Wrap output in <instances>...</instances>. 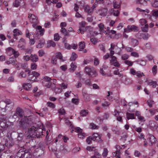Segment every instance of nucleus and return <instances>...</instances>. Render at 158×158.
<instances>
[{
    "mask_svg": "<svg viewBox=\"0 0 158 158\" xmlns=\"http://www.w3.org/2000/svg\"><path fill=\"white\" fill-rule=\"evenodd\" d=\"M102 10L103 11V12L101 13L100 15L102 16H105L106 15L107 13V9L106 8H103Z\"/></svg>",
    "mask_w": 158,
    "mask_h": 158,
    "instance_id": "nucleus-50",
    "label": "nucleus"
},
{
    "mask_svg": "<svg viewBox=\"0 0 158 158\" xmlns=\"http://www.w3.org/2000/svg\"><path fill=\"white\" fill-rule=\"evenodd\" d=\"M42 77L44 79L42 81L43 86L48 88H50L52 84L51 82L52 80L51 78L48 76H44Z\"/></svg>",
    "mask_w": 158,
    "mask_h": 158,
    "instance_id": "nucleus-4",
    "label": "nucleus"
},
{
    "mask_svg": "<svg viewBox=\"0 0 158 158\" xmlns=\"http://www.w3.org/2000/svg\"><path fill=\"white\" fill-rule=\"evenodd\" d=\"M139 23L141 25H144L147 23V21L144 19H140L139 21Z\"/></svg>",
    "mask_w": 158,
    "mask_h": 158,
    "instance_id": "nucleus-58",
    "label": "nucleus"
},
{
    "mask_svg": "<svg viewBox=\"0 0 158 158\" xmlns=\"http://www.w3.org/2000/svg\"><path fill=\"white\" fill-rule=\"evenodd\" d=\"M79 46L80 48L79 51H82L85 47V43L84 42H81L79 44Z\"/></svg>",
    "mask_w": 158,
    "mask_h": 158,
    "instance_id": "nucleus-23",
    "label": "nucleus"
},
{
    "mask_svg": "<svg viewBox=\"0 0 158 158\" xmlns=\"http://www.w3.org/2000/svg\"><path fill=\"white\" fill-rule=\"evenodd\" d=\"M152 16L158 18V10H154L152 12Z\"/></svg>",
    "mask_w": 158,
    "mask_h": 158,
    "instance_id": "nucleus-36",
    "label": "nucleus"
},
{
    "mask_svg": "<svg viewBox=\"0 0 158 158\" xmlns=\"http://www.w3.org/2000/svg\"><path fill=\"white\" fill-rule=\"evenodd\" d=\"M119 153V151H117L116 152H113L112 153V155L113 156L116 157V158H120Z\"/></svg>",
    "mask_w": 158,
    "mask_h": 158,
    "instance_id": "nucleus-45",
    "label": "nucleus"
},
{
    "mask_svg": "<svg viewBox=\"0 0 158 158\" xmlns=\"http://www.w3.org/2000/svg\"><path fill=\"white\" fill-rule=\"evenodd\" d=\"M54 40L56 41L59 40L60 39V37L58 33H56L54 35Z\"/></svg>",
    "mask_w": 158,
    "mask_h": 158,
    "instance_id": "nucleus-51",
    "label": "nucleus"
},
{
    "mask_svg": "<svg viewBox=\"0 0 158 158\" xmlns=\"http://www.w3.org/2000/svg\"><path fill=\"white\" fill-rule=\"evenodd\" d=\"M12 51H13V54L14 55V56L16 58L18 57L19 55V54L18 51H15V50H12Z\"/></svg>",
    "mask_w": 158,
    "mask_h": 158,
    "instance_id": "nucleus-61",
    "label": "nucleus"
},
{
    "mask_svg": "<svg viewBox=\"0 0 158 158\" xmlns=\"http://www.w3.org/2000/svg\"><path fill=\"white\" fill-rule=\"evenodd\" d=\"M13 35H21L22 34V32L17 29H15L13 31Z\"/></svg>",
    "mask_w": 158,
    "mask_h": 158,
    "instance_id": "nucleus-32",
    "label": "nucleus"
},
{
    "mask_svg": "<svg viewBox=\"0 0 158 158\" xmlns=\"http://www.w3.org/2000/svg\"><path fill=\"white\" fill-rule=\"evenodd\" d=\"M129 57V56L126 54H124L121 57V58L122 60H125L127 59Z\"/></svg>",
    "mask_w": 158,
    "mask_h": 158,
    "instance_id": "nucleus-55",
    "label": "nucleus"
},
{
    "mask_svg": "<svg viewBox=\"0 0 158 158\" xmlns=\"http://www.w3.org/2000/svg\"><path fill=\"white\" fill-rule=\"evenodd\" d=\"M108 153V151L107 149L105 148L104 149L103 152L102 153V155L103 156L106 157Z\"/></svg>",
    "mask_w": 158,
    "mask_h": 158,
    "instance_id": "nucleus-56",
    "label": "nucleus"
},
{
    "mask_svg": "<svg viewBox=\"0 0 158 158\" xmlns=\"http://www.w3.org/2000/svg\"><path fill=\"white\" fill-rule=\"evenodd\" d=\"M39 58L37 55L31 54L30 55V60L33 62H36L38 61Z\"/></svg>",
    "mask_w": 158,
    "mask_h": 158,
    "instance_id": "nucleus-15",
    "label": "nucleus"
},
{
    "mask_svg": "<svg viewBox=\"0 0 158 158\" xmlns=\"http://www.w3.org/2000/svg\"><path fill=\"white\" fill-rule=\"evenodd\" d=\"M97 133H94L93 134L92 136V138L93 139V140L95 141V140L96 138H97V137L99 135Z\"/></svg>",
    "mask_w": 158,
    "mask_h": 158,
    "instance_id": "nucleus-57",
    "label": "nucleus"
},
{
    "mask_svg": "<svg viewBox=\"0 0 158 158\" xmlns=\"http://www.w3.org/2000/svg\"><path fill=\"white\" fill-rule=\"evenodd\" d=\"M22 152V151L19 150L17 153V155L18 156H19L21 155V156L19 157V158H30V156H29V157H27V155H28V153H26L24 152H23L22 153H21ZM17 158V157H15V158Z\"/></svg>",
    "mask_w": 158,
    "mask_h": 158,
    "instance_id": "nucleus-10",
    "label": "nucleus"
},
{
    "mask_svg": "<svg viewBox=\"0 0 158 158\" xmlns=\"http://www.w3.org/2000/svg\"><path fill=\"white\" fill-rule=\"evenodd\" d=\"M39 0H31V3L33 6H35L38 4Z\"/></svg>",
    "mask_w": 158,
    "mask_h": 158,
    "instance_id": "nucleus-42",
    "label": "nucleus"
},
{
    "mask_svg": "<svg viewBox=\"0 0 158 158\" xmlns=\"http://www.w3.org/2000/svg\"><path fill=\"white\" fill-rule=\"evenodd\" d=\"M30 67L32 70H35L37 68V65L36 63H32L31 64Z\"/></svg>",
    "mask_w": 158,
    "mask_h": 158,
    "instance_id": "nucleus-40",
    "label": "nucleus"
},
{
    "mask_svg": "<svg viewBox=\"0 0 158 158\" xmlns=\"http://www.w3.org/2000/svg\"><path fill=\"white\" fill-rule=\"evenodd\" d=\"M100 73L103 76L111 77L112 75L111 73V70L108 69V67L106 65H103L100 68Z\"/></svg>",
    "mask_w": 158,
    "mask_h": 158,
    "instance_id": "nucleus-2",
    "label": "nucleus"
},
{
    "mask_svg": "<svg viewBox=\"0 0 158 158\" xmlns=\"http://www.w3.org/2000/svg\"><path fill=\"white\" fill-rule=\"evenodd\" d=\"M84 9L85 11L87 12L89 14H90L93 11V9L88 5H86L84 6Z\"/></svg>",
    "mask_w": 158,
    "mask_h": 158,
    "instance_id": "nucleus-14",
    "label": "nucleus"
},
{
    "mask_svg": "<svg viewBox=\"0 0 158 158\" xmlns=\"http://www.w3.org/2000/svg\"><path fill=\"white\" fill-rule=\"evenodd\" d=\"M23 86L24 89L26 90H29L31 87V85L29 83H24L23 84Z\"/></svg>",
    "mask_w": 158,
    "mask_h": 158,
    "instance_id": "nucleus-22",
    "label": "nucleus"
},
{
    "mask_svg": "<svg viewBox=\"0 0 158 158\" xmlns=\"http://www.w3.org/2000/svg\"><path fill=\"white\" fill-rule=\"evenodd\" d=\"M39 43L37 46V48H41L45 43V41L44 40L42 39L39 41Z\"/></svg>",
    "mask_w": 158,
    "mask_h": 158,
    "instance_id": "nucleus-27",
    "label": "nucleus"
},
{
    "mask_svg": "<svg viewBox=\"0 0 158 158\" xmlns=\"http://www.w3.org/2000/svg\"><path fill=\"white\" fill-rule=\"evenodd\" d=\"M23 135L22 133H19L18 136V140L20 141H21L23 139Z\"/></svg>",
    "mask_w": 158,
    "mask_h": 158,
    "instance_id": "nucleus-52",
    "label": "nucleus"
},
{
    "mask_svg": "<svg viewBox=\"0 0 158 158\" xmlns=\"http://www.w3.org/2000/svg\"><path fill=\"white\" fill-rule=\"evenodd\" d=\"M115 46V44L113 43H111L110 44V48L109 49V50L110 51V56L113 55L114 53V48Z\"/></svg>",
    "mask_w": 158,
    "mask_h": 158,
    "instance_id": "nucleus-18",
    "label": "nucleus"
},
{
    "mask_svg": "<svg viewBox=\"0 0 158 158\" xmlns=\"http://www.w3.org/2000/svg\"><path fill=\"white\" fill-rule=\"evenodd\" d=\"M37 29L39 31L40 34L41 35H43L45 31L44 29L42 28V27L40 26H37Z\"/></svg>",
    "mask_w": 158,
    "mask_h": 158,
    "instance_id": "nucleus-30",
    "label": "nucleus"
},
{
    "mask_svg": "<svg viewBox=\"0 0 158 158\" xmlns=\"http://www.w3.org/2000/svg\"><path fill=\"white\" fill-rule=\"evenodd\" d=\"M157 68L156 65H154L152 68V72L154 75H155L157 73Z\"/></svg>",
    "mask_w": 158,
    "mask_h": 158,
    "instance_id": "nucleus-54",
    "label": "nucleus"
},
{
    "mask_svg": "<svg viewBox=\"0 0 158 158\" xmlns=\"http://www.w3.org/2000/svg\"><path fill=\"white\" fill-rule=\"evenodd\" d=\"M70 66L71 67L69 69L70 72H74L77 67L75 63L73 62L71 64Z\"/></svg>",
    "mask_w": 158,
    "mask_h": 158,
    "instance_id": "nucleus-20",
    "label": "nucleus"
},
{
    "mask_svg": "<svg viewBox=\"0 0 158 158\" xmlns=\"http://www.w3.org/2000/svg\"><path fill=\"white\" fill-rule=\"evenodd\" d=\"M16 114L19 115L20 118H22L23 117V112L22 110L20 108H17L16 110Z\"/></svg>",
    "mask_w": 158,
    "mask_h": 158,
    "instance_id": "nucleus-13",
    "label": "nucleus"
},
{
    "mask_svg": "<svg viewBox=\"0 0 158 158\" xmlns=\"http://www.w3.org/2000/svg\"><path fill=\"white\" fill-rule=\"evenodd\" d=\"M147 82L148 85H152L153 88H155L156 86L157 83L156 81L150 80L147 81Z\"/></svg>",
    "mask_w": 158,
    "mask_h": 158,
    "instance_id": "nucleus-24",
    "label": "nucleus"
},
{
    "mask_svg": "<svg viewBox=\"0 0 158 158\" xmlns=\"http://www.w3.org/2000/svg\"><path fill=\"white\" fill-rule=\"evenodd\" d=\"M111 13L112 15L115 16H118L120 13V12L118 10H115L113 9H111Z\"/></svg>",
    "mask_w": 158,
    "mask_h": 158,
    "instance_id": "nucleus-21",
    "label": "nucleus"
},
{
    "mask_svg": "<svg viewBox=\"0 0 158 158\" xmlns=\"http://www.w3.org/2000/svg\"><path fill=\"white\" fill-rule=\"evenodd\" d=\"M14 61H17V60L15 59L10 58L6 62V63L7 64H11Z\"/></svg>",
    "mask_w": 158,
    "mask_h": 158,
    "instance_id": "nucleus-41",
    "label": "nucleus"
},
{
    "mask_svg": "<svg viewBox=\"0 0 158 158\" xmlns=\"http://www.w3.org/2000/svg\"><path fill=\"white\" fill-rule=\"evenodd\" d=\"M85 72L91 77H94L96 76V70L93 67H85Z\"/></svg>",
    "mask_w": 158,
    "mask_h": 158,
    "instance_id": "nucleus-3",
    "label": "nucleus"
},
{
    "mask_svg": "<svg viewBox=\"0 0 158 158\" xmlns=\"http://www.w3.org/2000/svg\"><path fill=\"white\" fill-rule=\"evenodd\" d=\"M113 7L115 9H118L120 7V6L116 0H114L113 2Z\"/></svg>",
    "mask_w": 158,
    "mask_h": 158,
    "instance_id": "nucleus-37",
    "label": "nucleus"
},
{
    "mask_svg": "<svg viewBox=\"0 0 158 158\" xmlns=\"http://www.w3.org/2000/svg\"><path fill=\"white\" fill-rule=\"evenodd\" d=\"M131 56L135 57L138 58L139 56L138 53L135 52H132L131 53Z\"/></svg>",
    "mask_w": 158,
    "mask_h": 158,
    "instance_id": "nucleus-60",
    "label": "nucleus"
},
{
    "mask_svg": "<svg viewBox=\"0 0 158 158\" xmlns=\"http://www.w3.org/2000/svg\"><path fill=\"white\" fill-rule=\"evenodd\" d=\"M26 37L27 38H30V36L33 35V32H29V31L28 29H27L26 31Z\"/></svg>",
    "mask_w": 158,
    "mask_h": 158,
    "instance_id": "nucleus-43",
    "label": "nucleus"
},
{
    "mask_svg": "<svg viewBox=\"0 0 158 158\" xmlns=\"http://www.w3.org/2000/svg\"><path fill=\"white\" fill-rule=\"evenodd\" d=\"M68 85L65 83H62L59 84V86L61 88V89H65L67 88Z\"/></svg>",
    "mask_w": 158,
    "mask_h": 158,
    "instance_id": "nucleus-38",
    "label": "nucleus"
},
{
    "mask_svg": "<svg viewBox=\"0 0 158 158\" xmlns=\"http://www.w3.org/2000/svg\"><path fill=\"white\" fill-rule=\"evenodd\" d=\"M138 29L137 27L135 25L128 26L127 28L124 29V32H130L132 31H138Z\"/></svg>",
    "mask_w": 158,
    "mask_h": 158,
    "instance_id": "nucleus-6",
    "label": "nucleus"
},
{
    "mask_svg": "<svg viewBox=\"0 0 158 158\" xmlns=\"http://www.w3.org/2000/svg\"><path fill=\"white\" fill-rule=\"evenodd\" d=\"M89 128L92 129H98L99 128V127L93 123H91L89 125Z\"/></svg>",
    "mask_w": 158,
    "mask_h": 158,
    "instance_id": "nucleus-28",
    "label": "nucleus"
},
{
    "mask_svg": "<svg viewBox=\"0 0 158 158\" xmlns=\"http://www.w3.org/2000/svg\"><path fill=\"white\" fill-rule=\"evenodd\" d=\"M135 75L138 77H141L143 76L144 75L143 73L140 71H137Z\"/></svg>",
    "mask_w": 158,
    "mask_h": 158,
    "instance_id": "nucleus-62",
    "label": "nucleus"
},
{
    "mask_svg": "<svg viewBox=\"0 0 158 158\" xmlns=\"http://www.w3.org/2000/svg\"><path fill=\"white\" fill-rule=\"evenodd\" d=\"M113 65L117 68H119L120 66V63L118 61H116L114 63H113L111 65Z\"/></svg>",
    "mask_w": 158,
    "mask_h": 158,
    "instance_id": "nucleus-63",
    "label": "nucleus"
},
{
    "mask_svg": "<svg viewBox=\"0 0 158 158\" xmlns=\"http://www.w3.org/2000/svg\"><path fill=\"white\" fill-rule=\"evenodd\" d=\"M127 118L128 119H135L134 114L130 113L128 112L126 113Z\"/></svg>",
    "mask_w": 158,
    "mask_h": 158,
    "instance_id": "nucleus-25",
    "label": "nucleus"
},
{
    "mask_svg": "<svg viewBox=\"0 0 158 158\" xmlns=\"http://www.w3.org/2000/svg\"><path fill=\"white\" fill-rule=\"evenodd\" d=\"M47 104L48 106L50 108H54L55 107V105L53 104V103L51 102H48L47 103Z\"/></svg>",
    "mask_w": 158,
    "mask_h": 158,
    "instance_id": "nucleus-47",
    "label": "nucleus"
},
{
    "mask_svg": "<svg viewBox=\"0 0 158 158\" xmlns=\"http://www.w3.org/2000/svg\"><path fill=\"white\" fill-rule=\"evenodd\" d=\"M148 139L151 144L156 143V142L155 137L152 135H149Z\"/></svg>",
    "mask_w": 158,
    "mask_h": 158,
    "instance_id": "nucleus-17",
    "label": "nucleus"
},
{
    "mask_svg": "<svg viewBox=\"0 0 158 158\" xmlns=\"http://www.w3.org/2000/svg\"><path fill=\"white\" fill-rule=\"evenodd\" d=\"M26 76V73L23 71H21L18 75V77L20 78H25Z\"/></svg>",
    "mask_w": 158,
    "mask_h": 158,
    "instance_id": "nucleus-33",
    "label": "nucleus"
},
{
    "mask_svg": "<svg viewBox=\"0 0 158 158\" xmlns=\"http://www.w3.org/2000/svg\"><path fill=\"white\" fill-rule=\"evenodd\" d=\"M31 75H33V77L30 79V80L32 82H37L38 80L36 79V78L40 76V74L37 72L34 71L31 72Z\"/></svg>",
    "mask_w": 158,
    "mask_h": 158,
    "instance_id": "nucleus-7",
    "label": "nucleus"
},
{
    "mask_svg": "<svg viewBox=\"0 0 158 158\" xmlns=\"http://www.w3.org/2000/svg\"><path fill=\"white\" fill-rule=\"evenodd\" d=\"M88 113V111L86 110H82L80 112L81 115L82 116H86Z\"/></svg>",
    "mask_w": 158,
    "mask_h": 158,
    "instance_id": "nucleus-39",
    "label": "nucleus"
},
{
    "mask_svg": "<svg viewBox=\"0 0 158 158\" xmlns=\"http://www.w3.org/2000/svg\"><path fill=\"white\" fill-rule=\"evenodd\" d=\"M110 65H112L113 63L117 61V58L116 57L113 55L110 56Z\"/></svg>",
    "mask_w": 158,
    "mask_h": 158,
    "instance_id": "nucleus-29",
    "label": "nucleus"
},
{
    "mask_svg": "<svg viewBox=\"0 0 158 158\" xmlns=\"http://www.w3.org/2000/svg\"><path fill=\"white\" fill-rule=\"evenodd\" d=\"M139 44L138 40L136 39L131 38V40L130 44L133 47Z\"/></svg>",
    "mask_w": 158,
    "mask_h": 158,
    "instance_id": "nucleus-16",
    "label": "nucleus"
},
{
    "mask_svg": "<svg viewBox=\"0 0 158 158\" xmlns=\"http://www.w3.org/2000/svg\"><path fill=\"white\" fill-rule=\"evenodd\" d=\"M90 41L94 44H96L98 42V39L94 38H91Z\"/></svg>",
    "mask_w": 158,
    "mask_h": 158,
    "instance_id": "nucleus-59",
    "label": "nucleus"
},
{
    "mask_svg": "<svg viewBox=\"0 0 158 158\" xmlns=\"http://www.w3.org/2000/svg\"><path fill=\"white\" fill-rule=\"evenodd\" d=\"M14 144L13 140L12 138H9L8 140L7 141L6 143L5 144L6 146H12Z\"/></svg>",
    "mask_w": 158,
    "mask_h": 158,
    "instance_id": "nucleus-19",
    "label": "nucleus"
},
{
    "mask_svg": "<svg viewBox=\"0 0 158 158\" xmlns=\"http://www.w3.org/2000/svg\"><path fill=\"white\" fill-rule=\"evenodd\" d=\"M12 50H15L11 47H10L8 48L6 50V53L9 56L13 54V51H12Z\"/></svg>",
    "mask_w": 158,
    "mask_h": 158,
    "instance_id": "nucleus-26",
    "label": "nucleus"
},
{
    "mask_svg": "<svg viewBox=\"0 0 158 158\" xmlns=\"http://www.w3.org/2000/svg\"><path fill=\"white\" fill-rule=\"evenodd\" d=\"M29 120V118L28 117L24 116L22 118L21 121H19V123H20L21 126L24 127V125L27 126V124L28 123Z\"/></svg>",
    "mask_w": 158,
    "mask_h": 158,
    "instance_id": "nucleus-9",
    "label": "nucleus"
},
{
    "mask_svg": "<svg viewBox=\"0 0 158 158\" xmlns=\"http://www.w3.org/2000/svg\"><path fill=\"white\" fill-rule=\"evenodd\" d=\"M30 21L32 23L35 24H37L38 23L37 17L34 15L32 14H29L28 16Z\"/></svg>",
    "mask_w": 158,
    "mask_h": 158,
    "instance_id": "nucleus-8",
    "label": "nucleus"
},
{
    "mask_svg": "<svg viewBox=\"0 0 158 158\" xmlns=\"http://www.w3.org/2000/svg\"><path fill=\"white\" fill-rule=\"evenodd\" d=\"M56 57L57 58L59 59L60 60H62V61L63 60H62V56L61 53L60 52H57L56 53Z\"/></svg>",
    "mask_w": 158,
    "mask_h": 158,
    "instance_id": "nucleus-44",
    "label": "nucleus"
},
{
    "mask_svg": "<svg viewBox=\"0 0 158 158\" xmlns=\"http://www.w3.org/2000/svg\"><path fill=\"white\" fill-rule=\"evenodd\" d=\"M92 140H93V139L92 138V136H90L87 138L86 142L88 144H90L91 143Z\"/></svg>",
    "mask_w": 158,
    "mask_h": 158,
    "instance_id": "nucleus-53",
    "label": "nucleus"
},
{
    "mask_svg": "<svg viewBox=\"0 0 158 158\" xmlns=\"http://www.w3.org/2000/svg\"><path fill=\"white\" fill-rule=\"evenodd\" d=\"M60 31L63 33L65 35H68V32L67 30L64 28L63 27L61 28V29L60 30Z\"/></svg>",
    "mask_w": 158,
    "mask_h": 158,
    "instance_id": "nucleus-49",
    "label": "nucleus"
},
{
    "mask_svg": "<svg viewBox=\"0 0 158 158\" xmlns=\"http://www.w3.org/2000/svg\"><path fill=\"white\" fill-rule=\"evenodd\" d=\"M77 57V54L73 52L71 55L70 59L71 61H74L76 60Z\"/></svg>",
    "mask_w": 158,
    "mask_h": 158,
    "instance_id": "nucleus-35",
    "label": "nucleus"
},
{
    "mask_svg": "<svg viewBox=\"0 0 158 158\" xmlns=\"http://www.w3.org/2000/svg\"><path fill=\"white\" fill-rule=\"evenodd\" d=\"M43 131L41 128L32 126L28 128L27 135L28 137L38 138L43 135Z\"/></svg>",
    "mask_w": 158,
    "mask_h": 158,
    "instance_id": "nucleus-1",
    "label": "nucleus"
},
{
    "mask_svg": "<svg viewBox=\"0 0 158 158\" xmlns=\"http://www.w3.org/2000/svg\"><path fill=\"white\" fill-rule=\"evenodd\" d=\"M8 125L6 124L5 122L2 121L0 123V129L3 132L6 128H7Z\"/></svg>",
    "mask_w": 158,
    "mask_h": 158,
    "instance_id": "nucleus-12",
    "label": "nucleus"
},
{
    "mask_svg": "<svg viewBox=\"0 0 158 158\" xmlns=\"http://www.w3.org/2000/svg\"><path fill=\"white\" fill-rule=\"evenodd\" d=\"M5 102L6 104L5 109L6 110H8V108H10V110L12 107L13 104L10 99H6L4 101Z\"/></svg>",
    "mask_w": 158,
    "mask_h": 158,
    "instance_id": "nucleus-11",
    "label": "nucleus"
},
{
    "mask_svg": "<svg viewBox=\"0 0 158 158\" xmlns=\"http://www.w3.org/2000/svg\"><path fill=\"white\" fill-rule=\"evenodd\" d=\"M148 25L147 24H146L144 26L142 27L141 28L143 31L147 32L148 30Z\"/></svg>",
    "mask_w": 158,
    "mask_h": 158,
    "instance_id": "nucleus-46",
    "label": "nucleus"
},
{
    "mask_svg": "<svg viewBox=\"0 0 158 158\" xmlns=\"http://www.w3.org/2000/svg\"><path fill=\"white\" fill-rule=\"evenodd\" d=\"M136 10L137 11H138L139 12H143V13H148L149 12V11L148 9H146L145 10H143L139 8H137Z\"/></svg>",
    "mask_w": 158,
    "mask_h": 158,
    "instance_id": "nucleus-48",
    "label": "nucleus"
},
{
    "mask_svg": "<svg viewBox=\"0 0 158 158\" xmlns=\"http://www.w3.org/2000/svg\"><path fill=\"white\" fill-rule=\"evenodd\" d=\"M98 27L99 28L100 31H102L104 29V24L102 23H100L98 24Z\"/></svg>",
    "mask_w": 158,
    "mask_h": 158,
    "instance_id": "nucleus-64",
    "label": "nucleus"
},
{
    "mask_svg": "<svg viewBox=\"0 0 158 158\" xmlns=\"http://www.w3.org/2000/svg\"><path fill=\"white\" fill-rule=\"evenodd\" d=\"M138 137L141 140L143 139V140H144L143 141V142L144 143V146L145 147L147 146V143H145L146 139L144 138V137L143 135L142 134H140L138 136Z\"/></svg>",
    "mask_w": 158,
    "mask_h": 158,
    "instance_id": "nucleus-34",
    "label": "nucleus"
},
{
    "mask_svg": "<svg viewBox=\"0 0 158 158\" xmlns=\"http://www.w3.org/2000/svg\"><path fill=\"white\" fill-rule=\"evenodd\" d=\"M56 45V43L52 40H49L48 42L47 47H50L51 46L54 47Z\"/></svg>",
    "mask_w": 158,
    "mask_h": 158,
    "instance_id": "nucleus-31",
    "label": "nucleus"
},
{
    "mask_svg": "<svg viewBox=\"0 0 158 158\" xmlns=\"http://www.w3.org/2000/svg\"><path fill=\"white\" fill-rule=\"evenodd\" d=\"M75 131L78 133V137L82 139L86 136V134L84 132H82V130L80 127H77L75 128Z\"/></svg>",
    "mask_w": 158,
    "mask_h": 158,
    "instance_id": "nucleus-5",
    "label": "nucleus"
}]
</instances>
